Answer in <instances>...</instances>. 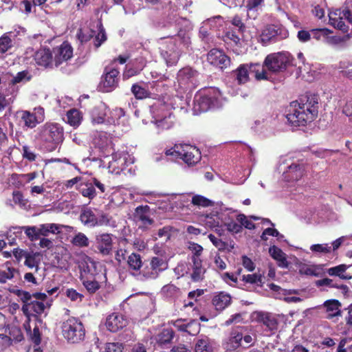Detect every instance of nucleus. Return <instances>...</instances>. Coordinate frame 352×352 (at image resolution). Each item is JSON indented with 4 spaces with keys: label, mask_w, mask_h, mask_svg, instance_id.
I'll return each mask as SVG.
<instances>
[{
    "label": "nucleus",
    "mask_w": 352,
    "mask_h": 352,
    "mask_svg": "<svg viewBox=\"0 0 352 352\" xmlns=\"http://www.w3.org/2000/svg\"><path fill=\"white\" fill-rule=\"evenodd\" d=\"M102 277H90L87 278L86 276L80 278L82 283L87 291L92 294L96 293L100 288V285L99 281Z\"/></svg>",
    "instance_id": "bb28decb"
},
{
    "label": "nucleus",
    "mask_w": 352,
    "mask_h": 352,
    "mask_svg": "<svg viewBox=\"0 0 352 352\" xmlns=\"http://www.w3.org/2000/svg\"><path fill=\"white\" fill-rule=\"evenodd\" d=\"M129 324L127 318L118 312L109 314L105 321V326L108 331L116 333L126 327Z\"/></svg>",
    "instance_id": "dca6fc26"
},
{
    "label": "nucleus",
    "mask_w": 352,
    "mask_h": 352,
    "mask_svg": "<svg viewBox=\"0 0 352 352\" xmlns=\"http://www.w3.org/2000/svg\"><path fill=\"white\" fill-rule=\"evenodd\" d=\"M106 113L100 107H96L91 113V121L94 124H102L104 122Z\"/></svg>",
    "instance_id": "09e8293b"
},
{
    "label": "nucleus",
    "mask_w": 352,
    "mask_h": 352,
    "mask_svg": "<svg viewBox=\"0 0 352 352\" xmlns=\"http://www.w3.org/2000/svg\"><path fill=\"white\" fill-rule=\"evenodd\" d=\"M53 53L54 64L58 67L73 56V48L68 42L65 41L59 47L54 48Z\"/></svg>",
    "instance_id": "a211bd4d"
},
{
    "label": "nucleus",
    "mask_w": 352,
    "mask_h": 352,
    "mask_svg": "<svg viewBox=\"0 0 352 352\" xmlns=\"http://www.w3.org/2000/svg\"><path fill=\"white\" fill-rule=\"evenodd\" d=\"M72 243L79 248H86L89 245V239L82 232L76 234L71 241Z\"/></svg>",
    "instance_id": "79ce46f5"
},
{
    "label": "nucleus",
    "mask_w": 352,
    "mask_h": 352,
    "mask_svg": "<svg viewBox=\"0 0 352 352\" xmlns=\"http://www.w3.org/2000/svg\"><path fill=\"white\" fill-rule=\"evenodd\" d=\"M349 266L344 264H341L327 270V273L329 276H338L343 280H349L352 278L351 276L344 274L343 273L348 269Z\"/></svg>",
    "instance_id": "72a5a7b5"
},
{
    "label": "nucleus",
    "mask_w": 352,
    "mask_h": 352,
    "mask_svg": "<svg viewBox=\"0 0 352 352\" xmlns=\"http://www.w3.org/2000/svg\"><path fill=\"white\" fill-rule=\"evenodd\" d=\"M120 79V70L114 65H107L104 68L100 82L103 92H111L119 86Z\"/></svg>",
    "instance_id": "1a4fd4ad"
},
{
    "label": "nucleus",
    "mask_w": 352,
    "mask_h": 352,
    "mask_svg": "<svg viewBox=\"0 0 352 352\" xmlns=\"http://www.w3.org/2000/svg\"><path fill=\"white\" fill-rule=\"evenodd\" d=\"M323 306L328 313L327 318L331 319L333 317L341 316V303L338 300H327L323 303Z\"/></svg>",
    "instance_id": "b1692460"
},
{
    "label": "nucleus",
    "mask_w": 352,
    "mask_h": 352,
    "mask_svg": "<svg viewBox=\"0 0 352 352\" xmlns=\"http://www.w3.org/2000/svg\"><path fill=\"white\" fill-rule=\"evenodd\" d=\"M243 34L238 33V29L236 28H229L228 30L225 34V40L230 41L234 45H237L240 41V35Z\"/></svg>",
    "instance_id": "8fccbe9b"
},
{
    "label": "nucleus",
    "mask_w": 352,
    "mask_h": 352,
    "mask_svg": "<svg viewBox=\"0 0 352 352\" xmlns=\"http://www.w3.org/2000/svg\"><path fill=\"white\" fill-rule=\"evenodd\" d=\"M20 229L24 231L30 241H35L40 238L39 228L36 226H22L20 227Z\"/></svg>",
    "instance_id": "ea45409f"
},
{
    "label": "nucleus",
    "mask_w": 352,
    "mask_h": 352,
    "mask_svg": "<svg viewBox=\"0 0 352 352\" xmlns=\"http://www.w3.org/2000/svg\"><path fill=\"white\" fill-rule=\"evenodd\" d=\"M319 96L307 92L290 103L286 118L294 126H306L314 121L318 113Z\"/></svg>",
    "instance_id": "f257e3e1"
},
{
    "label": "nucleus",
    "mask_w": 352,
    "mask_h": 352,
    "mask_svg": "<svg viewBox=\"0 0 352 352\" xmlns=\"http://www.w3.org/2000/svg\"><path fill=\"white\" fill-rule=\"evenodd\" d=\"M13 293L16 295L23 302L21 310L24 316L28 318V321L30 320L31 316L37 318L44 312L45 309L44 302L32 298L30 292L22 289H16Z\"/></svg>",
    "instance_id": "20e7f679"
},
{
    "label": "nucleus",
    "mask_w": 352,
    "mask_h": 352,
    "mask_svg": "<svg viewBox=\"0 0 352 352\" xmlns=\"http://www.w3.org/2000/svg\"><path fill=\"white\" fill-rule=\"evenodd\" d=\"M198 75L197 70L190 67H185L178 71L177 80L183 89H195L198 85Z\"/></svg>",
    "instance_id": "9b49d317"
},
{
    "label": "nucleus",
    "mask_w": 352,
    "mask_h": 352,
    "mask_svg": "<svg viewBox=\"0 0 352 352\" xmlns=\"http://www.w3.org/2000/svg\"><path fill=\"white\" fill-rule=\"evenodd\" d=\"M124 345L120 342H109L106 344L105 352H122Z\"/></svg>",
    "instance_id": "bf43d9fd"
},
{
    "label": "nucleus",
    "mask_w": 352,
    "mask_h": 352,
    "mask_svg": "<svg viewBox=\"0 0 352 352\" xmlns=\"http://www.w3.org/2000/svg\"><path fill=\"white\" fill-rule=\"evenodd\" d=\"M297 38L300 42L302 43H306L310 41L311 38V30H310L309 31H307L305 30H301L298 31L297 34Z\"/></svg>",
    "instance_id": "774afa93"
},
{
    "label": "nucleus",
    "mask_w": 352,
    "mask_h": 352,
    "mask_svg": "<svg viewBox=\"0 0 352 352\" xmlns=\"http://www.w3.org/2000/svg\"><path fill=\"white\" fill-rule=\"evenodd\" d=\"M21 119L24 122L25 126L29 128H34L37 124H39L34 114L28 111L23 112Z\"/></svg>",
    "instance_id": "de8ad7c7"
},
{
    "label": "nucleus",
    "mask_w": 352,
    "mask_h": 352,
    "mask_svg": "<svg viewBox=\"0 0 352 352\" xmlns=\"http://www.w3.org/2000/svg\"><path fill=\"white\" fill-rule=\"evenodd\" d=\"M40 256L39 252H28L26 254L25 258L24 264L27 267L30 268L36 267V270H37L38 268V264L40 263V259L38 258Z\"/></svg>",
    "instance_id": "a19ab883"
},
{
    "label": "nucleus",
    "mask_w": 352,
    "mask_h": 352,
    "mask_svg": "<svg viewBox=\"0 0 352 352\" xmlns=\"http://www.w3.org/2000/svg\"><path fill=\"white\" fill-rule=\"evenodd\" d=\"M15 269L8 267L6 270H0V283H6L8 280L14 277Z\"/></svg>",
    "instance_id": "5fc2aeb1"
},
{
    "label": "nucleus",
    "mask_w": 352,
    "mask_h": 352,
    "mask_svg": "<svg viewBox=\"0 0 352 352\" xmlns=\"http://www.w3.org/2000/svg\"><path fill=\"white\" fill-rule=\"evenodd\" d=\"M232 24L238 29V33L243 34L245 30V25L242 21L241 17L238 15L234 16L232 19Z\"/></svg>",
    "instance_id": "680f3d73"
},
{
    "label": "nucleus",
    "mask_w": 352,
    "mask_h": 352,
    "mask_svg": "<svg viewBox=\"0 0 352 352\" xmlns=\"http://www.w3.org/2000/svg\"><path fill=\"white\" fill-rule=\"evenodd\" d=\"M98 263L94 261L90 257H87V259L82 263V270L80 274V278L87 277V278H93V277H102L104 276L103 274L100 273L98 271L97 266Z\"/></svg>",
    "instance_id": "412c9836"
},
{
    "label": "nucleus",
    "mask_w": 352,
    "mask_h": 352,
    "mask_svg": "<svg viewBox=\"0 0 352 352\" xmlns=\"http://www.w3.org/2000/svg\"><path fill=\"white\" fill-rule=\"evenodd\" d=\"M206 270L204 267L192 268L191 278L194 282L201 280Z\"/></svg>",
    "instance_id": "0e129e2a"
},
{
    "label": "nucleus",
    "mask_w": 352,
    "mask_h": 352,
    "mask_svg": "<svg viewBox=\"0 0 352 352\" xmlns=\"http://www.w3.org/2000/svg\"><path fill=\"white\" fill-rule=\"evenodd\" d=\"M148 206H139L135 208V217L144 226L152 225L154 222L153 219L150 218L146 214L149 212Z\"/></svg>",
    "instance_id": "a878e982"
},
{
    "label": "nucleus",
    "mask_w": 352,
    "mask_h": 352,
    "mask_svg": "<svg viewBox=\"0 0 352 352\" xmlns=\"http://www.w3.org/2000/svg\"><path fill=\"white\" fill-rule=\"evenodd\" d=\"M79 192L89 199H94L96 197V191L92 183L86 182L80 184L78 186Z\"/></svg>",
    "instance_id": "473e14b6"
},
{
    "label": "nucleus",
    "mask_w": 352,
    "mask_h": 352,
    "mask_svg": "<svg viewBox=\"0 0 352 352\" xmlns=\"http://www.w3.org/2000/svg\"><path fill=\"white\" fill-rule=\"evenodd\" d=\"M79 219L87 227L109 226L111 219V216L102 210L96 208H85L81 210Z\"/></svg>",
    "instance_id": "0eeeda50"
},
{
    "label": "nucleus",
    "mask_w": 352,
    "mask_h": 352,
    "mask_svg": "<svg viewBox=\"0 0 352 352\" xmlns=\"http://www.w3.org/2000/svg\"><path fill=\"white\" fill-rule=\"evenodd\" d=\"M310 250L314 252L327 254L331 252V247L328 244H314L310 247Z\"/></svg>",
    "instance_id": "e2e57ef3"
},
{
    "label": "nucleus",
    "mask_w": 352,
    "mask_h": 352,
    "mask_svg": "<svg viewBox=\"0 0 352 352\" xmlns=\"http://www.w3.org/2000/svg\"><path fill=\"white\" fill-rule=\"evenodd\" d=\"M96 32L93 30L84 31L79 29L77 32V38L81 43H87L94 38Z\"/></svg>",
    "instance_id": "3c124183"
},
{
    "label": "nucleus",
    "mask_w": 352,
    "mask_h": 352,
    "mask_svg": "<svg viewBox=\"0 0 352 352\" xmlns=\"http://www.w3.org/2000/svg\"><path fill=\"white\" fill-rule=\"evenodd\" d=\"M269 253L271 256L278 262V265L283 268H287L289 262L287 260L286 254L282 250L276 245H272L269 248Z\"/></svg>",
    "instance_id": "393cba45"
},
{
    "label": "nucleus",
    "mask_w": 352,
    "mask_h": 352,
    "mask_svg": "<svg viewBox=\"0 0 352 352\" xmlns=\"http://www.w3.org/2000/svg\"><path fill=\"white\" fill-rule=\"evenodd\" d=\"M112 234L100 233L96 236L95 244L100 254L103 256L109 255L113 248Z\"/></svg>",
    "instance_id": "6ab92c4d"
},
{
    "label": "nucleus",
    "mask_w": 352,
    "mask_h": 352,
    "mask_svg": "<svg viewBox=\"0 0 352 352\" xmlns=\"http://www.w3.org/2000/svg\"><path fill=\"white\" fill-rule=\"evenodd\" d=\"M28 331L30 333V338L31 341L36 345L40 344L41 342V336L38 327H34L33 331H31L30 327L29 326Z\"/></svg>",
    "instance_id": "4d7b16f0"
},
{
    "label": "nucleus",
    "mask_w": 352,
    "mask_h": 352,
    "mask_svg": "<svg viewBox=\"0 0 352 352\" xmlns=\"http://www.w3.org/2000/svg\"><path fill=\"white\" fill-rule=\"evenodd\" d=\"M208 62L221 70L227 69L231 63L230 58L223 50L214 48L207 54Z\"/></svg>",
    "instance_id": "2eb2a0df"
},
{
    "label": "nucleus",
    "mask_w": 352,
    "mask_h": 352,
    "mask_svg": "<svg viewBox=\"0 0 352 352\" xmlns=\"http://www.w3.org/2000/svg\"><path fill=\"white\" fill-rule=\"evenodd\" d=\"M153 118L159 131L170 129L175 122V116L164 105L157 109Z\"/></svg>",
    "instance_id": "4468645a"
},
{
    "label": "nucleus",
    "mask_w": 352,
    "mask_h": 352,
    "mask_svg": "<svg viewBox=\"0 0 352 352\" xmlns=\"http://www.w3.org/2000/svg\"><path fill=\"white\" fill-rule=\"evenodd\" d=\"M208 239L219 250H224L226 248L227 243L221 239L217 238L214 234H210Z\"/></svg>",
    "instance_id": "052dcab7"
},
{
    "label": "nucleus",
    "mask_w": 352,
    "mask_h": 352,
    "mask_svg": "<svg viewBox=\"0 0 352 352\" xmlns=\"http://www.w3.org/2000/svg\"><path fill=\"white\" fill-rule=\"evenodd\" d=\"M227 230L232 233L238 234L243 230V227L235 221H230L225 224Z\"/></svg>",
    "instance_id": "338daca9"
},
{
    "label": "nucleus",
    "mask_w": 352,
    "mask_h": 352,
    "mask_svg": "<svg viewBox=\"0 0 352 352\" xmlns=\"http://www.w3.org/2000/svg\"><path fill=\"white\" fill-rule=\"evenodd\" d=\"M29 72L27 70L19 72L11 80V84L14 85L23 80L29 81L31 79V76H28Z\"/></svg>",
    "instance_id": "603ef678"
},
{
    "label": "nucleus",
    "mask_w": 352,
    "mask_h": 352,
    "mask_svg": "<svg viewBox=\"0 0 352 352\" xmlns=\"http://www.w3.org/2000/svg\"><path fill=\"white\" fill-rule=\"evenodd\" d=\"M13 46L12 40L7 34H4L0 37V54H3L10 50Z\"/></svg>",
    "instance_id": "49530a36"
},
{
    "label": "nucleus",
    "mask_w": 352,
    "mask_h": 352,
    "mask_svg": "<svg viewBox=\"0 0 352 352\" xmlns=\"http://www.w3.org/2000/svg\"><path fill=\"white\" fill-rule=\"evenodd\" d=\"M250 74H254L257 80L267 79V74L260 63L241 64L232 71V74L239 85L248 82Z\"/></svg>",
    "instance_id": "39448f33"
},
{
    "label": "nucleus",
    "mask_w": 352,
    "mask_h": 352,
    "mask_svg": "<svg viewBox=\"0 0 352 352\" xmlns=\"http://www.w3.org/2000/svg\"><path fill=\"white\" fill-rule=\"evenodd\" d=\"M188 248L193 254L192 257H200L204 250L201 245L195 242H190Z\"/></svg>",
    "instance_id": "69168bd1"
},
{
    "label": "nucleus",
    "mask_w": 352,
    "mask_h": 352,
    "mask_svg": "<svg viewBox=\"0 0 352 352\" xmlns=\"http://www.w3.org/2000/svg\"><path fill=\"white\" fill-rule=\"evenodd\" d=\"M167 267L162 258L154 256L148 262L143 263L142 269L140 274L146 279H155L158 277L160 272L164 271Z\"/></svg>",
    "instance_id": "f8f14e48"
},
{
    "label": "nucleus",
    "mask_w": 352,
    "mask_h": 352,
    "mask_svg": "<svg viewBox=\"0 0 352 352\" xmlns=\"http://www.w3.org/2000/svg\"><path fill=\"white\" fill-rule=\"evenodd\" d=\"M63 337L71 343H79L85 336V329L80 319L69 317L62 324Z\"/></svg>",
    "instance_id": "423d86ee"
},
{
    "label": "nucleus",
    "mask_w": 352,
    "mask_h": 352,
    "mask_svg": "<svg viewBox=\"0 0 352 352\" xmlns=\"http://www.w3.org/2000/svg\"><path fill=\"white\" fill-rule=\"evenodd\" d=\"M287 174L291 180L298 181L303 175L302 167L300 164H292L288 167Z\"/></svg>",
    "instance_id": "e433bc0d"
},
{
    "label": "nucleus",
    "mask_w": 352,
    "mask_h": 352,
    "mask_svg": "<svg viewBox=\"0 0 352 352\" xmlns=\"http://www.w3.org/2000/svg\"><path fill=\"white\" fill-rule=\"evenodd\" d=\"M65 296L70 299L72 301H79L81 302L84 298V296L78 292L76 289L73 288H69L66 289Z\"/></svg>",
    "instance_id": "13d9d810"
},
{
    "label": "nucleus",
    "mask_w": 352,
    "mask_h": 352,
    "mask_svg": "<svg viewBox=\"0 0 352 352\" xmlns=\"http://www.w3.org/2000/svg\"><path fill=\"white\" fill-rule=\"evenodd\" d=\"M67 118L71 126H77L80 122V112L76 109H70L67 113Z\"/></svg>",
    "instance_id": "a18cd8bd"
},
{
    "label": "nucleus",
    "mask_w": 352,
    "mask_h": 352,
    "mask_svg": "<svg viewBox=\"0 0 352 352\" xmlns=\"http://www.w3.org/2000/svg\"><path fill=\"white\" fill-rule=\"evenodd\" d=\"M126 261L129 269L135 272L140 271L144 263L142 260V256L140 254L135 252L131 253L128 256Z\"/></svg>",
    "instance_id": "7c9ffc66"
},
{
    "label": "nucleus",
    "mask_w": 352,
    "mask_h": 352,
    "mask_svg": "<svg viewBox=\"0 0 352 352\" xmlns=\"http://www.w3.org/2000/svg\"><path fill=\"white\" fill-rule=\"evenodd\" d=\"M213 346L211 340L204 336L197 340L195 346V352H212Z\"/></svg>",
    "instance_id": "c756f323"
},
{
    "label": "nucleus",
    "mask_w": 352,
    "mask_h": 352,
    "mask_svg": "<svg viewBox=\"0 0 352 352\" xmlns=\"http://www.w3.org/2000/svg\"><path fill=\"white\" fill-rule=\"evenodd\" d=\"M175 156L182 159L188 166H194L201 160V152L196 146L190 144L176 146Z\"/></svg>",
    "instance_id": "ddd939ff"
},
{
    "label": "nucleus",
    "mask_w": 352,
    "mask_h": 352,
    "mask_svg": "<svg viewBox=\"0 0 352 352\" xmlns=\"http://www.w3.org/2000/svg\"><path fill=\"white\" fill-rule=\"evenodd\" d=\"M146 60L142 56H138L131 60L125 65L124 70L122 74L123 80H127L130 78L138 76L146 67Z\"/></svg>",
    "instance_id": "f3484780"
},
{
    "label": "nucleus",
    "mask_w": 352,
    "mask_h": 352,
    "mask_svg": "<svg viewBox=\"0 0 352 352\" xmlns=\"http://www.w3.org/2000/svg\"><path fill=\"white\" fill-rule=\"evenodd\" d=\"M131 91L135 98L138 100H143L146 98H149L151 96V92L149 90L138 83H135L132 85Z\"/></svg>",
    "instance_id": "f704fd0d"
},
{
    "label": "nucleus",
    "mask_w": 352,
    "mask_h": 352,
    "mask_svg": "<svg viewBox=\"0 0 352 352\" xmlns=\"http://www.w3.org/2000/svg\"><path fill=\"white\" fill-rule=\"evenodd\" d=\"M236 220L240 223V225L248 230H254L255 228V224L252 223L248 217L243 214H239L236 217Z\"/></svg>",
    "instance_id": "6e6d98bb"
},
{
    "label": "nucleus",
    "mask_w": 352,
    "mask_h": 352,
    "mask_svg": "<svg viewBox=\"0 0 352 352\" xmlns=\"http://www.w3.org/2000/svg\"><path fill=\"white\" fill-rule=\"evenodd\" d=\"M333 32L326 28L311 29V36L316 41H327L333 39V36H329Z\"/></svg>",
    "instance_id": "2f4dec72"
},
{
    "label": "nucleus",
    "mask_w": 352,
    "mask_h": 352,
    "mask_svg": "<svg viewBox=\"0 0 352 352\" xmlns=\"http://www.w3.org/2000/svg\"><path fill=\"white\" fill-rule=\"evenodd\" d=\"M243 329L244 327L241 326L232 329L230 336L225 343V347L227 350L234 351L241 346Z\"/></svg>",
    "instance_id": "aec40b11"
},
{
    "label": "nucleus",
    "mask_w": 352,
    "mask_h": 352,
    "mask_svg": "<svg viewBox=\"0 0 352 352\" xmlns=\"http://www.w3.org/2000/svg\"><path fill=\"white\" fill-rule=\"evenodd\" d=\"M278 30L274 25L267 26L261 35L263 43H267L274 39L278 34Z\"/></svg>",
    "instance_id": "c9c22d12"
},
{
    "label": "nucleus",
    "mask_w": 352,
    "mask_h": 352,
    "mask_svg": "<svg viewBox=\"0 0 352 352\" xmlns=\"http://www.w3.org/2000/svg\"><path fill=\"white\" fill-rule=\"evenodd\" d=\"M219 105V99L217 93L209 92L204 95L196 96L194 100L193 110L196 113L206 112L210 109Z\"/></svg>",
    "instance_id": "9d476101"
},
{
    "label": "nucleus",
    "mask_w": 352,
    "mask_h": 352,
    "mask_svg": "<svg viewBox=\"0 0 352 352\" xmlns=\"http://www.w3.org/2000/svg\"><path fill=\"white\" fill-rule=\"evenodd\" d=\"M39 232L41 236H47L50 233L55 234L59 232V226L56 223H45L40 225Z\"/></svg>",
    "instance_id": "37998d69"
},
{
    "label": "nucleus",
    "mask_w": 352,
    "mask_h": 352,
    "mask_svg": "<svg viewBox=\"0 0 352 352\" xmlns=\"http://www.w3.org/2000/svg\"><path fill=\"white\" fill-rule=\"evenodd\" d=\"M160 51V55L165 60L168 67L176 65L178 63L181 54V45L188 46L190 38L186 33L179 31L174 36H167L161 38Z\"/></svg>",
    "instance_id": "f03ea898"
},
{
    "label": "nucleus",
    "mask_w": 352,
    "mask_h": 352,
    "mask_svg": "<svg viewBox=\"0 0 352 352\" xmlns=\"http://www.w3.org/2000/svg\"><path fill=\"white\" fill-rule=\"evenodd\" d=\"M94 45L97 49L101 46V45L106 41L107 35L105 33V30L102 26V24L100 23L98 25V32L97 34L94 35Z\"/></svg>",
    "instance_id": "c03bdc74"
},
{
    "label": "nucleus",
    "mask_w": 352,
    "mask_h": 352,
    "mask_svg": "<svg viewBox=\"0 0 352 352\" xmlns=\"http://www.w3.org/2000/svg\"><path fill=\"white\" fill-rule=\"evenodd\" d=\"M186 320V319L179 318L170 321L169 324H172L177 331L186 332L188 328L192 327V326L195 324V320H190L188 323H185Z\"/></svg>",
    "instance_id": "4c0bfd02"
},
{
    "label": "nucleus",
    "mask_w": 352,
    "mask_h": 352,
    "mask_svg": "<svg viewBox=\"0 0 352 352\" xmlns=\"http://www.w3.org/2000/svg\"><path fill=\"white\" fill-rule=\"evenodd\" d=\"M262 276L258 274H247L243 276V280L245 283L250 284H258V285H262Z\"/></svg>",
    "instance_id": "864d4df0"
},
{
    "label": "nucleus",
    "mask_w": 352,
    "mask_h": 352,
    "mask_svg": "<svg viewBox=\"0 0 352 352\" xmlns=\"http://www.w3.org/2000/svg\"><path fill=\"white\" fill-rule=\"evenodd\" d=\"M191 204L193 206L203 208H207L214 205V203L212 200L201 195H194L192 197Z\"/></svg>",
    "instance_id": "58836bf2"
},
{
    "label": "nucleus",
    "mask_w": 352,
    "mask_h": 352,
    "mask_svg": "<svg viewBox=\"0 0 352 352\" xmlns=\"http://www.w3.org/2000/svg\"><path fill=\"white\" fill-rule=\"evenodd\" d=\"M231 296L224 292H219L212 300V305L217 311H223L231 303Z\"/></svg>",
    "instance_id": "5701e85b"
},
{
    "label": "nucleus",
    "mask_w": 352,
    "mask_h": 352,
    "mask_svg": "<svg viewBox=\"0 0 352 352\" xmlns=\"http://www.w3.org/2000/svg\"><path fill=\"white\" fill-rule=\"evenodd\" d=\"M258 321L262 322L270 330L273 331L277 329V320L269 313L260 312L257 315Z\"/></svg>",
    "instance_id": "cd10ccee"
},
{
    "label": "nucleus",
    "mask_w": 352,
    "mask_h": 352,
    "mask_svg": "<svg viewBox=\"0 0 352 352\" xmlns=\"http://www.w3.org/2000/svg\"><path fill=\"white\" fill-rule=\"evenodd\" d=\"M52 53L48 48L41 49L35 53L34 59L37 65L49 67L52 62Z\"/></svg>",
    "instance_id": "4be33fe9"
},
{
    "label": "nucleus",
    "mask_w": 352,
    "mask_h": 352,
    "mask_svg": "<svg viewBox=\"0 0 352 352\" xmlns=\"http://www.w3.org/2000/svg\"><path fill=\"white\" fill-rule=\"evenodd\" d=\"M293 57L288 52H278L267 55L263 62L262 68L265 67L272 73L285 71L288 65H295Z\"/></svg>",
    "instance_id": "6e6552de"
},
{
    "label": "nucleus",
    "mask_w": 352,
    "mask_h": 352,
    "mask_svg": "<svg viewBox=\"0 0 352 352\" xmlns=\"http://www.w3.org/2000/svg\"><path fill=\"white\" fill-rule=\"evenodd\" d=\"M37 135L46 151L52 152L64 140L63 127L58 123L46 122L38 129Z\"/></svg>",
    "instance_id": "7ed1b4c3"
},
{
    "label": "nucleus",
    "mask_w": 352,
    "mask_h": 352,
    "mask_svg": "<svg viewBox=\"0 0 352 352\" xmlns=\"http://www.w3.org/2000/svg\"><path fill=\"white\" fill-rule=\"evenodd\" d=\"M175 337V332L171 328L163 329L156 336V342L160 345L171 343Z\"/></svg>",
    "instance_id": "c85d7f7f"
}]
</instances>
